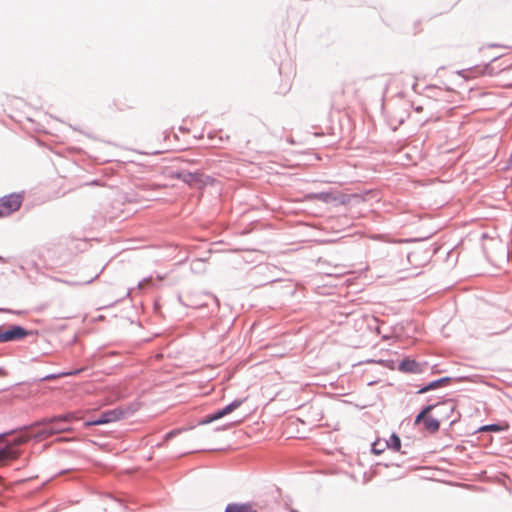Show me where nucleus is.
<instances>
[{
    "label": "nucleus",
    "instance_id": "nucleus-1",
    "mask_svg": "<svg viewBox=\"0 0 512 512\" xmlns=\"http://www.w3.org/2000/svg\"><path fill=\"white\" fill-rule=\"evenodd\" d=\"M75 419L76 417L73 413L44 418L30 426H22L19 429L0 433V440L9 435L16 434L12 440V444L15 447L26 443L32 438L44 440L54 434L70 431V424Z\"/></svg>",
    "mask_w": 512,
    "mask_h": 512
},
{
    "label": "nucleus",
    "instance_id": "nucleus-2",
    "mask_svg": "<svg viewBox=\"0 0 512 512\" xmlns=\"http://www.w3.org/2000/svg\"><path fill=\"white\" fill-rule=\"evenodd\" d=\"M37 334V330H28L16 324L9 325L7 328L0 327V343L20 341L28 336Z\"/></svg>",
    "mask_w": 512,
    "mask_h": 512
},
{
    "label": "nucleus",
    "instance_id": "nucleus-3",
    "mask_svg": "<svg viewBox=\"0 0 512 512\" xmlns=\"http://www.w3.org/2000/svg\"><path fill=\"white\" fill-rule=\"evenodd\" d=\"M128 414L129 410L121 407L105 410L96 419L85 421L84 426L90 427L115 422L125 418Z\"/></svg>",
    "mask_w": 512,
    "mask_h": 512
},
{
    "label": "nucleus",
    "instance_id": "nucleus-4",
    "mask_svg": "<svg viewBox=\"0 0 512 512\" xmlns=\"http://www.w3.org/2000/svg\"><path fill=\"white\" fill-rule=\"evenodd\" d=\"M506 66L497 65L495 66L493 63L485 64L483 66H475L473 68H469L463 70L461 72V76L464 79H474L480 76H492L497 74L498 72L504 70Z\"/></svg>",
    "mask_w": 512,
    "mask_h": 512
},
{
    "label": "nucleus",
    "instance_id": "nucleus-5",
    "mask_svg": "<svg viewBox=\"0 0 512 512\" xmlns=\"http://www.w3.org/2000/svg\"><path fill=\"white\" fill-rule=\"evenodd\" d=\"M244 401H245V399H235L231 403L224 406L223 408L218 409V410L214 411L213 413L208 414L205 417H203L201 420H199L198 424L199 425H207V424H210L218 419H221L224 416H226V415L232 413L233 411H235L236 409H238L243 404Z\"/></svg>",
    "mask_w": 512,
    "mask_h": 512
},
{
    "label": "nucleus",
    "instance_id": "nucleus-6",
    "mask_svg": "<svg viewBox=\"0 0 512 512\" xmlns=\"http://www.w3.org/2000/svg\"><path fill=\"white\" fill-rule=\"evenodd\" d=\"M23 196L21 194L12 193L0 198V217L10 215L17 211L22 204Z\"/></svg>",
    "mask_w": 512,
    "mask_h": 512
},
{
    "label": "nucleus",
    "instance_id": "nucleus-7",
    "mask_svg": "<svg viewBox=\"0 0 512 512\" xmlns=\"http://www.w3.org/2000/svg\"><path fill=\"white\" fill-rule=\"evenodd\" d=\"M175 177L181 179L189 186H198L204 184L203 174L200 172H185L180 171L175 173Z\"/></svg>",
    "mask_w": 512,
    "mask_h": 512
},
{
    "label": "nucleus",
    "instance_id": "nucleus-8",
    "mask_svg": "<svg viewBox=\"0 0 512 512\" xmlns=\"http://www.w3.org/2000/svg\"><path fill=\"white\" fill-rule=\"evenodd\" d=\"M398 370L404 373L420 374L423 372L422 365L410 358H404L398 365Z\"/></svg>",
    "mask_w": 512,
    "mask_h": 512
},
{
    "label": "nucleus",
    "instance_id": "nucleus-9",
    "mask_svg": "<svg viewBox=\"0 0 512 512\" xmlns=\"http://www.w3.org/2000/svg\"><path fill=\"white\" fill-rule=\"evenodd\" d=\"M491 243L492 245L498 249V252H499V255L498 256H494L492 255L488 250H487V247L484 246L483 249L485 251V254H486V257L489 261L491 262H494V261H497V260H503L505 258H507L508 256V250L506 249L505 245L501 242V241H498V240H491Z\"/></svg>",
    "mask_w": 512,
    "mask_h": 512
},
{
    "label": "nucleus",
    "instance_id": "nucleus-10",
    "mask_svg": "<svg viewBox=\"0 0 512 512\" xmlns=\"http://www.w3.org/2000/svg\"><path fill=\"white\" fill-rule=\"evenodd\" d=\"M19 456V450L11 444H6L0 447V464H5L8 461L14 460Z\"/></svg>",
    "mask_w": 512,
    "mask_h": 512
},
{
    "label": "nucleus",
    "instance_id": "nucleus-11",
    "mask_svg": "<svg viewBox=\"0 0 512 512\" xmlns=\"http://www.w3.org/2000/svg\"><path fill=\"white\" fill-rule=\"evenodd\" d=\"M442 407L445 411H449L452 413L455 409V404L452 400H447L443 402H438L434 404H428L426 406H423L420 410L426 417H428V414L435 408Z\"/></svg>",
    "mask_w": 512,
    "mask_h": 512
},
{
    "label": "nucleus",
    "instance_id": "nucleus-12",
    "mask_svg": "<svg viewBox=\"0 0 512 512\" xmlns=\"http://www.w3.org/2000/svg\"><path fill=\"white\" fill-rule=\"evenodd\" d=\"M451 382V377H448V376H445V377H441L439 379H436V380H433V381H430L429 383H427L426 385H424L423 387H421L418 391H417V394H424L428 391H431V390H435L439 387H442L448 383Z\"/></svg>",
    "mask_w": 512,
    "mask_h": 512
},
{
    "label": "nucleus",
    "instance_id": "nucleus-13",
    "mask_svg": "<svg viewBox=\"0 0 512 512\" xmlns=\"http://www.w3.org/2000/svg\"><path fill=\"white\" fill-rule=\"evenodd\" d=\"M224 512H256L249 502L245 503H229L226 505Z\"/></svg>",
    "mask_w": 512,
    "mask_h": 512
},
{
    "label": "nucleus",
    "instance_id": "nucleus-14",
    "mask_svg": "<svg viewBox=\"0 0 512 512\" xmlns=\"http://www.w3.org/2000/svg\"><path fill=\"white\" fill-rule=\"evenodd\" d=\"M385 446L394 450V451H400L401 449V439L396 433H392L390 435L389 440L385 442Z\"/></svg>",
    "mask_w": 512,
    "mask_h": 512
},
{
    "label": "nucleus",
    "instance_id": "nucleus-15",
    "mask_svg": "<svg viewBox=\"0 0 512 512\" xmlns=\"http://www.w3.org/2000/svg\"><path fill=\"white\" fill-rule=\"evenodd\" d=\"M425 429L430 433H435L440 428V421L438 419H435L433 417H426V420L424 422Z\"/></svg>",
    "mask_w": 512,
    "mask_h": 512
},
{
    "label": "nucleus",
    "instance_id": "nucleus-16",
    "mask_svg": "<svg viewBox=\"0 0 512 512\" xmlns=\"http://www.w3.org/2000/svg\"><path fill=\"white\" fill-rule=\"evenodd\" d=\"M310 197L312 199H316V200L322 201L324 203H330V202L337 200V198L330 192L313 193V194H311Z\"/></svg>",
    "mask_w": 512,
    "mask_h": 512
},
{
    "label": "nucleus",
    "instance_id": "nucleus-17",
    "mask_svg": "<svg viewBox=\"0 0 512 512\" xmlns=\"http://www.w3.org/2000/svg\"><path fill=\"white\" fill-rule=\"evenodd\" d=\"M508 426H503L501 424L492 423L481 426L477 432H501L507 429Z\"/></svg>",
    "mask_w": 512,
    "mask_h": 512
},
{
    "label": "nucleus",
    "instance_id": "nucleus-18",
    "mask_svg": "<svg viewBox=\"0 0 512 512\" xmlns=\"http://www.w3.org/2000/svg\"><path fill=\"white\" fill-rule=\"evenodd\" d=\"M84 369H75V370H71V371H67V372H62V373H59V374H49L47 376H45L43 378V380H51V379H54L56 377H66V376H75V375H78L80 374Z\"/></svg>",
    "mask_w": 512,
    "mask_h": 512
},
{
    "label": "nucleus",
    "instance_id": "nucleus-19",
    "mask_svg": "<svg viewBox=\"0 0 512 512\" xmlns=\"http://www.w3.org/2000/svg\"><path fill=\"white\" fill-rule=\"evenodd\" d=\"M81 185H85V186H88V185L105 186L106 183L101 178H95V179H92V180H86Z\"/></svg>",
    "mask_w": 512,
    "mask_h": 512
},
{
    "label": "nucleus",
    "instance_id": "nucleus-20",
    "mask_svg": "<svg viewBox=\"0 0 512 512\" xmlns=\"http://www.w3.org/2000/svg\"><path fill=\"white\" fill-rule=\"evenodd\" d=\"M181 432H182V429H178V428L169 431L168 433L165 434L164 441H169V440L173 439L174 437L179 435Z\"/></svg>",
    "mask_w": 512,
    "mask_h": 512
},
{
    "label": "nucleus",
    "instance_id": "nucleus-21",
    "mask_svg": "<svg viewBox=\"0 0 512 512\" xmlns=\"http://www.w3.org/2000/svg\"><path fill=\"white\" fill-rule=\"evenodd\" d=\"M379 444H380L379 442H374L372 444V448H371L372 453H374L376 455H379V454H381L384 451L385 447H381L380 448V447H378Z\"/></svg>",
    "mask_w": 512,
    "mask_h": 512
},
{
    "label": "nucleus",
    "instance_id": "nucleus-22",
    "mask_svg": "<svg viewBox=\"0 0 512 512\" xmlns=\"http://www.w3.org/2000/svg\"><path fill=\"white\" fill-rule=\"evenodd\" d=\"M426 420V416L420 411L416 416H415V419H414V424L415 425H419L421 423L424 424Z\"/></svg>",
    "mask_w": 512,
    "mask_h": 512
},
{
    "label": "nucleus",
    "instance_id": "nucleus-23",
    "mask_svg": "<svg viewBox=\"0 0 512 512\" xmlns=\"http://www.w3.org/2000/svg\"><path fill=\"white\" fill-rule=\"evenodd\" d=\"M0 312L12 313V314H16V315L24 314V311H22V310H12V309H7V308H1Z\"/></svg>",
    "mask_w": 512,
    "mask_h": 512
},
{
    "label": "nucleus",
    "instance_id": "nucleus-24",
    "mask_svg": "<svg viewBox=\"0 0 512 512\" xmlns=\"http://www.w3.org/2000/svg\"><path fill=\"white\" fill-rule=\"evenodd\" d=\"M152 281V278H144L138 283V288L143 289L147 284Z\"/></svg>",
    "mask_w": 512,
    "mask_h": 512
},
{
    "label": "nucleus",
    "instance_id": "nucleus-25",
    "mask_svg": "<svg viewBox=\"0 0 512 512\" xmlns=\"http://www.w3.org/2000/svg\"><path fill=\"white\" fill-rule=\"evenodd\" d=\"M208 297L215 303L216 306H218V299L214 295H208Z\"/></svg>",
    "mask_w": 512,
    "mask_h": 512
},
{
    "label": "nucleus",
    "instance_id": "nucleus-26",
    "mask_svg": "<svg viewBox=\"0 0 512 512\" xmlns=\"http://www.w3.org/2000/svg\"><path fill=\"white\" fill-rule=\"evenodd\" d=\"M232 424H229V425H224V426H221V427H217L215 428V431H222V430H225L227 429L228 427H230Z\"/></svg>",
    "mask_w": 512,
    "mask_h": 512
},
{
    "label": "nucleus",
    "instance_id": "nucleus-27",
    "mask_svg": "<svg viewBox=\"0 0 512 512\" xmlns=\"http://www.w3.org/2000/svg\"><path fill=\"white\" fill-rule=\"evenodd\" d=\"M98 276H99V275H98V274H96V275H95L94 277H92L91 279H89V280H87V281L83 282V284H90V283H92V282H93V281H94Z\"/></svg>",
    "mask_w": 512,
    "mask_h": 512
},
{
    "label": "nucleus",
    "instance_id": "nucleus-28",
    "mask_svg": "<svg viewBox=\"0 0 512 512\" xmlns=\"http://www.w3.org/2000/svg\"><path fill=\"white\" fill-rule=\"evenodd\" d=\"M6 375V371L0 367V376Z\"/></svg>",
    "mask_w": 512,
    "mask_h": 512
},
{
    "label": "nucleus",
    "instance_id": "nucleus-29",
    "mask_svg": "<svg viewBox=\"0 0 512 512\" xmlns=\"http://www.w3.org/2000/svg\"><path fill=\"white\" fill-rule=\"evenodd\" d=\"M449 94H450V96H452V97L456 96V92H455V91H449Z\"/></svg>",
    "mask_w": 512,
    "mask_h": 512
},
{
    "label": "nucleus",
    "instance_id": "nucleus-30",
    "mask_svg": "<svg viewBox=\"0 0 512 512\" xmlns=\"http://www.w3.org/2000/svg\"><path fill=\"white\" fill-rule=\"evenodd\" d=\"M340 202H341V203H346V199H345V198H343Z\"/></svg>",
    "mask_w": 512,
    "mask_h": 512
},
{
    "label": "nucleus",
    "instance_id": "nucleus-31",
    "mask_svg": "<svg viewBox=\"0 0 512 512\" xmlns=\"http://www.w3.org/2000/svg\"><path fill=\"white\" fill-rule=\"evenodd\" d=\"M93 163H94V162L88 161V164H89L90 166H92V164H93Z\"/></svg>",
    "mask_w": 512,
    "mask_h": 512
}]
</instances>
